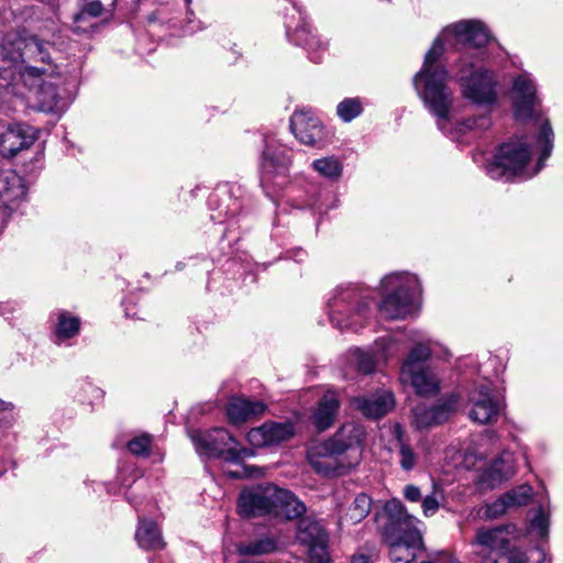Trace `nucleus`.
Instances as JSON below:
<instances>
[{"mask_svg": "<svg viewBox=\"0 0 563 563\" xmlns=\"http://www.w3.org/2000/svg\"><path fill=\"white\" fill-rule=\"evenodd\" d=\"M514 115L519 121L536 119L539 122L538 134L534 137V146L540 150V157L536 168L530 172L527 163L531 155L530 146L521 140H510L501 143L485 165L486 174L495 180L510 181L516 178L526 180L537 175L553 150L554 133L548 119H541L539 114V99L536 84L528 73H522L512 78L511 86Z\"/></svg>", "mask_w": 563, "mask_h": 563, "instance_id": "1", "label": "nucleus"}, {"mask_svg": "<svg viewBox=\"0 0 563 563\" xmlns=\"http://www.w3.org/2000/svg\"><path fill=\"white\" fill-rule=\"evenodd\" d=\"M452 34L456 43L464 47L460 58L459 82L463 98L473 104L492 109L498 103L499 82L494 71L486 68H475L468 63L473 57L472 51L484 47L489 41L485 25L479 21H461L443 30V35Z\"/></svg>", "mask_w": 563, "mask_h": 563, "instance_id": "2", "label": "nucleus"}, {"mask_svg": "<svg viewBox=\"0 0 563 563\" xmlns=\"http://www.w3.org/2000/svg\"><path fill=\"white\" fill-rule=\"evenodd\" d=\"M54 45L36 35L9 33L5 35L1 56L10 62L18 80L27 87H33L58 71L53 56Z\"/></svg>", "mask_w": 563, "mask_h": 563, "instance_id": "3", "label": "nucleus"}, {"mask_svg": "<svg viewBox=\"0 0 563 563\" xmlns=\"http://www.w3.org/2000/svg\"><path fill=\"white\" fill-rule=\"evenodd\" d=\"M443 52V40L440 35L426 53L422 67L413 77V86L424 107L437 118L438 128L444 132L454 97L448 86V69L439 63Z\"/></svg>", "mask_w": 563, "mask_h": 563, "instance_id": "4", "label": "nucleus"}, {"mask_svg": "<svg viewBox=\"0 0 563 563\" xmlns=\"http://www.w3.org/2000/svg\"><path fill=\"white\" fill-rule=\"evenodd\" d=\"M365 438V430L354 422L344 423L330 439L316 443L308 450L307 459L316 473L332 477L343 475L351 464L340 460V455L358 449Z\"/></svg>", "mask_w": 563, "mask_h": 563, "instance_id": "5", "label": "nucleus"}, {"mask_svg": "<svg viewBox=\"0 0 563 563\" xmlns=\"http://www.w3.org/2000/svg\"><path fill=\"white\" fill-rule=\"evenodd\" d=\"M421 294V286L416 275L410 273H391L380 282L382 301L378 310L387 320L405 319L412 310L413 301Z\"/></svg>", "mask_w": 563, "mask_h": 563, "instance_id": "6", "label": "nucleus"}, {"mask_svg": "<svg viewBox=\"0 0 563 563\" xmlns=\"http://www.w3.org/2000/svg\"><path fill=\"white\" fill-rule=\"evenodd\" d=\"M429 342L415 344L400 367V380L409 384L420 397H435L441 391V378L435 369L426 364L431 356Z\"/></svg>", "mask_w": 563, "mask_h": 563, "instance_id": "7", "label": "nucleus"}, {"mask_svg": "<svg viewBox=\"0 0 563 563\" xmlns=\"http://www.w3.org/2000/svg\"><path fill=\"white\" fill-rule=\"evenodd\" d=\"M383 514L385 522L380 528L382 539L385 543H393L394 554L399 549V542L407 543L409 548L422 544L423 534L419 528L422 522L410 515L400 500L386 501Z\"/></svg>", "mask_w": 563, "mask_h": 563, "instance_id": "8", "label": "nucleus"}, {"mask_svg": "<svg viewBox=\"0 0 563 563\" xmlns=\"http://www.w3.org/2000/svg\"><path fill=\"white\" fill-rule=\"evenodd\" d=\"M368 302L351 286L335 288L328 300L331 324L340 330L361 328L368 316Z\"/></svg>", "mask_w": 563, "mask_h": 563, "instance_id": "9", "label": "nucleus"}, {"mask_svg": "<svg viewBox=\"0 0 563 563\" xmlns=\"http://www.w3.org/2000/svg\"><path fill=\"white\" fill-rule=\"evenodd\" d=\"M189 437L200 455L218 457L227 462L238 463L252 456V450L241 446L240 442L224 428L211 430H191Z\"/></svg>", "mask_w": 563, "mask_h": 563, "instance_id": "10", "label": "nucleus"}, {"mask_svg": "<svg viewBox=\"0 0 563 563\" xmlns=\"http://www.w3.org/2000/svg\"><path fill=\"white\" fill-rule=\"evenodd\" d=\"M467 400L471 406L468 417L478 424L496 422L504 408L503 400L493 394L492 383L486 377L483 383L473 385Z\"/></svg>", "mask_w": 563, "mask_h": 563, "instance_id": "11", "label": "nucleus"}, {"mask_svg": "<svg viewBox=\"0 0 563 563\" xmlns=\"http://www.w3.org/2000/svg\"><path fill=\"white\" fill-rule=\"evenodd\" d=\"M290 130L302 144L323 148L332 140V133L311 109H297L290 117Z\"/></svg>", "mask_w": 563, "mask_h": 563, "instance_id": "12", "label": "nucleus"}, {"mask_svg": "<svg viewBox=\"0 0 563 563\" xmlns=\"http://www.w3.org/2000/svg\"><path fill=\"white\" fill-rule=\"evenodd\" d=\"M297 541L307 548L311 563H329V533L320 521L305 517L298 521Z\"/></svg>", "mask_w": 563, "mask_h": 563, "instance_id": "13", "label": "nucleus"}, {"mask_svg": "<svg viewBox=\"0 0 563 563\" xmlns=\"http://www.w3.org/2000/svg\"><path fill=\"white\" fill-rule=\"evenodd\" d=\"M515 527L501 525L494 528H479L471 544L476 548L475 554L485 563L487 556L497 558L510 547Z\"/></svg>", "mask_w": 563, "mask_h": 563, "instance_id": "14", "label": "nucleus"}, {"mask_svg": "<svg viewBox=\"0 0 563 563\" xmlns=\"http://www.w3.org/2000/svg\"><path fill=\"white\" fill-rule=\"evenodd\" d=\"M399 352L398 342L391 336L377 339L368 350L358 347L350 351L351 362L363 374H371L382 362H387Z\"/></svg>", "mask_w": 563, "mask_h": 563, "instance_id": "15", "label": "nucleus"}, {"mask_svg": "<svg viewBox=\"0 0 563 563\" xmlns=\"http://www.w3.org/2000/svg\"><path fill=\"white\" fill-rule=\"evenodd\" d=\"M276 492L277 486L273 484L242 490L238 500L239 515L243 518H256L273 514Z\"/></svg>", "mask_w": 563, "mask_h": 563, "instance_id": "16", "label": "nucleus"}, {"mask_svg": "<svg viewBox=\"0 0 563 563\" xmlns=\"http://www.w3.org/2000/svg\"><path fill=\"white\" fill-rule=\"evenodd\" d=\"M459 402L460 395L451 393L432 406L417 405L412 409V423L417 429H428L442 424L456 411Z\"/></svg>", "mask_w": 563, "mask_h": 563, "instance_id": "17", "label": "nucleus"}, {"mask_svg": "<svg viewBox=\"0 0 563 563\" xmlns=\"http://www.w3.org/2000/svg\"><path fill=\"white\" fill-rule=\"evenodd\" d=\"M208 205L213 211L210 216L213 222H232L244 209L242 188L240 186L218 188L209 196ZM231 225L232 223H230Z\"/></svg>", "mask_w": 563, "mask_h": 563, "instance_id": "18", "label": "nucleus"}, {"mask_svg": "<svg viewBox=\"0 0 563 563\" xmlns=\"http://www.w3.org/2000/svg\"><path fill=\"white\" fill-rule=\"evenodd\" d=\"M265 147L261 156V173L263 180H271L275 175H283L291 163L289 148L279 143L274 136H266Z\"/></svg>", "mask_w": 563, "mask_h": 563, "instance_id": "19", "label": "nucleus"}, {"mask_svg": "<svg viewBox=\"0 0 563 563\" xmlns=\"http://www.w3.org/2000/svg\"><path fill=\"white\" fill-rule=\"evenodd\" d=\"M295 435V424L291 421H267L261 427L251 429L246 439L255 448L279 445Z\"/></svg>", "mask_w": 563, "mask_h": 563, "instance_id": "20", "label": "nucleus"}, {"mask_svg": "<svg viewBox=\"0 0 563 563\" xmlns=\"http://www.w3.org/2000/svg\"><path fill=\"white\" fill-rule=\"evenodd\" d=\"M37 139L32 126L24 124L10 125L0 134V152L5 157H13L20 151L27 150Z\"/></svg>", "mask_w": 563, "mask_h": 563, "instance_id": "21", "label": "nucleus"}, {"mask_svg": "<svg viewBox=\"0 0 563 563\" xmlns=\"http://www.w3.org/2000/svg\"><path fill=\"white\" fill-rule=\"evenodd\" d=\"M352 406L364 417L378 419L387 415L395 405L394 395L390 391L382 390L371 396H358L351 400Z\"/></svg>", "mask_w": 563, "mask_h": 563, "instance_id": "22", "label": "nucleus"}, {"mask_svg": "<svg viewBox=\"0 0 563 563\" xmlns=\"http://www.w3.org/2000/svg\"><path fill=\"white\" fill-rule=\"evenodd\" d=\"M516 473L514 454L503 451L482 473L481 484L487 488H495L508 481Z\"/></svg>", "mask_w": 563, "mask_h": 563, "instance_id": "23", "label": "nucleus"}, {"mask_svg": "<svg viewBox=\"0 0 563 563\" xmlns=\"http://www.w3.org/2000/svg\"><path fill=\"white\" fill-rule=\"evenodd\" d=\"M266 410L267 406L264 401L246 397H232L227 406V415L232 424H240L258 418Z\"/></svg>", "mask_w": 563, "mask_h": 563, "instance_id": "24", "label": "nucleus"}, {"mask_svg": "<svg viewBox=\"0 0 563 563\" xmlns=\"http://www.w3.org/2000/svg\"><path fill=\"white\" fill-rule=\"evenodd\" d=\"M340 402L334 391H327L318 402L311 419L319 431L329 429L335 419Z\"/></svg>", "mask_w": 563, "mask_h": 563, "instance_id": "25", "label": "nucleus"}, {"mask_svg": "<svg viewBox=\"0 0 563 563\" xmlns=\"http://www.w3.org/2000/svg\"><path fill=\"white\" fill-rule=\"evenodd\" d=\"M305 512V504L299 500L294 493L277 486L273 514L282 516L287 520H292L299 518Z\"/></svg>", "mask_w": 563, "mask_h": 563, "instance_id": "26", "label": "nucleus"}, {"mask_svg": "<svg viewBox=\"0 0 563 563\" xmlns=\"http://www.w3.org/2000/svg\"><path fill=\"white\" fill-rule=\"evenodd\" d=\"M135 540L139 547L145 551L161 550L165 547L158 526L145 518L139 519Z\"/></svg>", "mask_w": 563, "mask_h": 563, "instance_id": "27", "label": "nucleus"}, {"mask_svg": "<svg viewBox=\"0 0 563 563\" xmlns=\"http://www.w3.org/2000/svg\"><path fill=\"white\" fill-rule=\"evenodd\" d=\"M282 548L280 541L274 536L242 541L236 544V552L243 556H261L275 553Z\"/></svg>", "mask_w": 563, "mask_h": 563, "instance_id": "28", "label": "nucleus"}, {"mask_svg": "<svg viewBox=\"0 0 563 563\" xmlns=\"http://www.w3.org/2000/svg\"><path fill=\"white\" fill-rule=\"evenodd\" d=\"M55 323L56 343L60 344L66 340L76 336L80 330V319L65 310H58L52 313Z\"/></svg>", "mask_w": 563, "mask_h": 563, "instance_id": "29", "label": "nucleus"}, {"mask_svg": "<svg viewBox=\"0 0 563 563\" xmlns=\"http://www.w3.org/2000/svg\"><path fill=\"white\" fill-rule=\"evenodd\" d=\"M545 553L540 548H531L527 552L517 548H508L497 558L487 556L485 563H543Z\"/></svg>", "mask_w": 563, "mask_h": 563, "instance_id": "30", "label": "nucleus"}, {"mask_svg": "<svg viewBox=\"0 0 563 563\" xmlns=\"http://www.w3.org/2000/svg\"><path fill=\"white\" fill-rule=\"evenodd\" d=\"M37 108L42 112L51 113L63 111L64 104L57 91V87L53 84L43 82L36 91Z\"/></svg>", "mask_w": 563, "mask_h": 563, "instance_id": "31", "label": "nucleus"}, {"mask_svg": "<svg viewBox=\"0 0 563 563\" xmlns=\"http://www.w3.org/2000/svg\"><path fill=\"white\" fill-rule=\"evenodd\" d=\"M311 167L321 177L333 181L339 180L343 174V161L334 155L314 159Z\"/></svg>", "mask_w": 563, "mask_h": 563, "instance_id": "32", "label": "nucleus"}, {"mask_svg": "<svg viewBox=\"0 0 563 563\" xmlns=\"http://www.w3.org/2000/svg\"><path fill=\"white\" fill-rule=\"evenodd\" d=\"M371 509L372 498L367 494L362 493L354 498L346 516L353 523H358L368 516Z\"/></svg>", "mask_w": 563, "mask_h": 563, "instance_id": "33", "label": "nucleus"}, {"mask_svg": "<svg viewBox=\"0 0 563 563\" xmlns=\"http://www.w3.org/2000/svg\"><path fill=\"white\" fill-rule=\"evenodd\" d=\"M388 547V554L394 563H411L416 560L418 552L424 550V542L416 544L411 548L405 542H399V549L396 554L393 553V543H386Z\"/></svg>", "mask_w": 563, "mask_h": 563, "instance_id": "34", "label": "nucleus"}, {"mask_svg": "<svg viewBox=\"0 0 563 563\" xmlns=\"http://www.w3.org/2000/svg\"><path fill=\"white\" fill-rule=\"evenodd\" d=\"M363 112L360 98H345L336 106V114L343 122H351Z\"/></svg>", "mask_w": 563, "mask_h": 563, "instance_id": "35", "label": "nucleus"}, {"mask_svg": "<svg viewBox=\"0 0 563 563\" xmlns=\"http://www.w3.org/2000/svg\"><path fill=\"white\" fill-rule=\"evenodd\" d=\"M103 390L95 386L91 382L84 379L77 383L75 397L81 402L92 404L103 398Z\"/></svg>", "mask_w": 563, "mask_h": 563, "instance_id": "36", "label": "nucleus"}, {"mask_svg": "<svg viewBox=\"0 0 563 563\" xmlns=\"http://www.w3.org/2000/svg\"><path fill=\"white\" fill-rule=\"evenodd\" d=\"M509 508L525 506L532 496V488L529 485H520L503 495Z\"/></svg>", "mask_w": 563, "mask_h": 563, "instance_id": "37", "label": "nucleus"}, {"mask_svg": "<svg viewBox=\"0 0 563 563\" xmlns=\"http://www.w3.org/2000/svg\"><path fill=\"white\" fill-rule=\"evenodd\" d=\"M492 125V118L489 114H482L463 120L456 126L460 133L485 131Z\"/></svg>", "mask_w": 563, "mask_h": 563, "instance_id": "38", "label": "nucleus"}, {"mask_svg": "<svg viewBox=\"0 0 563 563\" xmlns=\"http://www.w3.org/2000/svg\"><path fill=\"white\" fill-rule=\"evenodd\" d=\"M396 434L399 442V464L404 471H411L416 465V455L412 449L402 441V432L399 426L396 427Z\"/></svg>", "mask_w": 563, "mask_h": 563, "instance_id": "39", "label": "nucleus"}, {"mask_svg": "<svg viewBox=\"0 0 563 563\" xmlns=\"http://www.w3.org/2000/svg\"><path fill=\"white\" fill-rule=\"evenodd\" d=\"M152 439L147 434L135 437L128 442L129 451L139 456H147L151 450Z\"/></svg>", "mask_w": 563, "mask_h": 563, "instance_id": "40", "label": "nucleus"}, {"mask_svg": "<svg viewBox=\"0 0 563 563\" xmlns=\"http://www.w3.org/2000/svg\"><path fill=\"white\" fill-rule=\"evenodd\" d=\"M508 509H509V506L507 504V500L501 495L499 498H497L493 503L485 505L483 516L486 519H496V518L503 516Z\"/></svg>", "mask_w": 563, "mask_h": 563, "instance_id": "41", "label": "nucleus"}, {"mask_svg": "<svg viewBox=\"0 0 563 563\" xmlns=\"http://www.w3.org/2000/svg\"><path fill=\"white\" fill-rule=\"evenodd\" d=\"M531 527L537 531L540 538H544L548 534L549 517L545 515L542 507L531 518Z\"/></svg>", "mask_w": 563, "mask_h": 563, "instance_id": "42", "label": "nucleus"}, {"mask_svg": "<svg viewBox=\"0 0 563 563\" xmlns=\"http://www.w3.org/2000/svg\"><path fill=\"white\" fill-rule=\"evenodd\" d=\"M92 18H89L87 14H82V11H79L73 18V30L75 33H88L95 27V23L92 22Z\"/></svg>", "mask_w": 563, "mask_h": 563, "instance_id": "43", "label": "nucleus"}, {"mask_svg": "<svg viewBox=\"0 0 563 563\" xmlns=\"http://www.w3.org/2000/svg\"><path fill=\"white\" fill-rule=\"evenodd\" d=\"M141 477V473L135 467H120L118 479L120 481L121 487L129 488L136 479Z\"/></svg>", "mask_w": 563, "mask_h": 563, "instance_id": "44", "label": "nucleus"}, {"mask_svg": "<svg viewBox=\"0 0 563 563\" xmlns=\"http://www.w3.org/2000/svg\"><path fill=\"white\" fill-rule=\"evenodd\" d=\"M82 14H87L89 18L97 19L102 15L103 3L101 0H86L80 7Z\"/></svg>", "mask_w": 563, "mask_h": 563, "instance_id": "45", "label": "nucleus"}, {"mask_svg": "<svg viewBox=\"0 0 563 563\" xmlns=\"http://www.w3.org/2000/svg\"><path fill=\"white\" fill-rule=\"evenodd\" d=\"M422 512L426 517H432L440 508L437 493L427 495L421 499Z\"/></svg>", "mask_w": 563, "mask_h": 563, "instance_id": "46", "label": "nucleus"}, {"mask_svg": "<svg viewBox=\"0 0 563 563\" xmlns=\"http://www.w3.org/2000/svg\"><path fill=\"white\" fill-rule=\"evenodd\" d=\"M404 497L410 503H418L422 499L420 488L412 484L405 486Z\"/></svg>", "mask_w": 563, "mask_h": 563, "instance_id": "47", "label": "nucleus"}, {"mask_svg": "<svg viewBox=\"0 0 563 563\" xmlns=\"http://www.w3.org/2000/svg\"><path fill=\"white\" fill-rule=\"evenodd\" d=\"M11 80H18L14 70L0 67V87L9 88L12 85Z\"/></svg>", "mask_w": 563, "mask_h": 563, "instance_id": "48", "label": "nucleus"}, {"mask_svg": "<svg viewBox=\"0 0 563 563\" xmlns=\"http://www.w3.org/2000/svg\"><path fill=\"white\" fill-rule=\"evenodd\" d=\"M351 563H371V560L365 554H357L352 558Z\"/></svg>", "mask_w": 563, "mask_h": 563, "instance_id": "49", "label": "nucleus"}, {"mask_svg": "<svg viewBox=\"0 0 563 563\" xmlns=\"http://www.w3.org/2000/svg\"><path fill=\"white\" fill-rule=\"evenodd\" d=\"M12 405L0 399V412L11 410Z\"/></svg>", "mask_w": 563, "mask_h": 563, "instance_id": "50", "label": "nucleus"}, {"mask_svg": "<svg viewBox=\"0 0 563 563\" xmlns=\"http://www.w3.org/2000/svg\"><path fill=\"white\" fill-rule=\"evenodd\" d=\"M488 364H489V365H492V366H495V365L499 364V360H498V357H496V356H490V357L488 358Z\"/></svg>", "mask_w": 563, "mask_h": 563, "instance_id": "51", "label": "nucleus"}, {"mask_svg": "<svg viewBox=\"0 0 563 563\" xmlns=\"http://www.w3.org/2000/svg\"><path fill=\"white\" fill-rule=\"evenodd\" d=\"M126 498H128L129 503L134 506L135 510H139L137 505L134 504V501H133V498L131 496H126Z\"/></svg>", "mask_w": 563, "mask_h": 563, "instance_id": "52", "label": "nucleus"}, {"mask_svg": "<svg viewBox=\"0 0 563 563\" xmlns=\"http://www.w3.org/2000/svg\"><path fill=\"white\" fill-rule=\"evenodd\" d=\"M255 472H256V473H260V470H258L257 467H252V472H251V473H249V474H246V475H247V476H253Z\"/></svg>", "mask_w": 563, "mask_h": 563, "instance_id": "53", "label": "nucleus"}, {"mask_svg": "<svg viewBox=\"0 0 563 563\" xmlns=\"http://www.w3.org/2000/svg\"><path fill=\"white\" fill-rule=\"evenodd\" d=\"M125 314L131 316V317H136V313L135 312L131 313L128 307H125Z\"/></svg>", "mask_w": 563, "mask_h": 563, "instance_id": "54", "label": "nucleus"}, {"mask_svg": "<svg viewBox=\"0 0 563 563\" xmlns=\"http://www.w3.org/2000/svg\"><path fill=\"white\" fill-rule=\"evenodd\" d=\"M229 475L233 478L240 477V475L236 472H230Z\"/></svg>", "mask_w": 563, "mask_h": 563, "instance_id": "55", "label": "nucleus"}, {"mask_svg": "<svg viewBox=\"0 0 563 563\" xmlns=\"http://www.w3.org/2000/svg\"><path fill=\"white\" fill-rule=\"evenodd\" d=\"M265 269L266 268V265L265 264H256V269Z\"/></svg>", "mask_w": 563, "mask_h": 563, "instance_id": "56", "label": "nucleus"}, {"mask_svg": "<svg viewBox=\"0 0 563 563\" xmlns=\"http://www.w3.org/2000/svg\"><path fill=\"white\" fill-rule=\"evenodd\" d=\"M312 206H313V202L308 201V202H306L302 207H312Z\"/></svg>", "mask_w": 563, "mask_h": 563, "instance_id": "57", "label": "nucleus"}, {"mask_svg": "<svg viewBox=\"0 0 563 563\" xmlns=\"http://www.w3.org/2000/svg\"><path fill=\"white\" fill-rule=\"evenodd\" d=\"M176 268H177L178 271H180V269L183 268V264H181L180 262H179V263H177Z\"/></svg>", "mask_w": 563, "mask_h": 563, "instance_id": "58", "label": "nucleus"}, {"mask_svg": "<svg viewBox=\"0 0 563 563\" xmlns=\"http://www.w3.org/2000/svg\"><path fill=\"white\" fill-rule=\"evenodd\" d=\"M420 563H435V562L427 560V561H421Z\"/></svg>", "mask_w": 563, "mask_h": 563, "instance_id": "59", "label": "nucleus"}, {"mask_svg": "<svg viewBox=\"0 0 563 563\" xmlns=\"http://www.w3.org/2000/svg\"><path fill=\"white\" fill-rule=\"evenodd\" d=\"M298 254L303 255L305 253H303V251H302V250H299V251H298Z\"/></svg>", "mask_w": 563, "mask_h": 563, "instance_id": "60", "label": "nucleus"}, {"mask_svg": "<svg viewBox=\"0 0 563 563\" xmlns=\"http://www.w3.org/2000/svg\"><path fill=\"white\" fill-rule=\"evenodd\" d=\"M108 489V493H112V490L110 488H107ZM113 494H117V492H113Z\"/></svg>", "mask_w": 563, "mask_h": 563, "instance_id": "61", "label": "nucleus"}, {"mask_svg": "<svg viewBox=\"0 0 563 563\" xmlns=\"http://www.w3.org/2000/svg\"><path fill=\"white\" fill-rule=\"evenodd\" d=\"M187 4H190L191 0H185Z\"/></svg>", "mask_w": 563, "mask_h": 563, "instance_id": "62", "label": "nucleus"}]
</instances>
